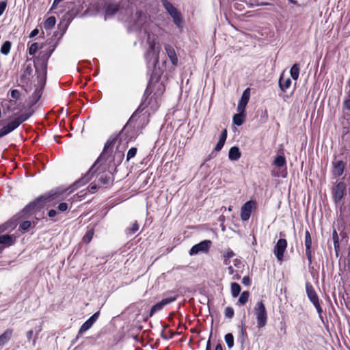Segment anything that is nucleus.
<instances>
[{
  "label": "nucleus",
  "instance_id": "obj_1",
  "mask_svg": "<svg viewBox=\"0 0 350 350\" xmlns=\"http://www.w3.org/2000/svg\"><path fill=\"white\" fill-rule=\"evenodd\" d=\"M129 141V139L126 136V129L124 127L117 136L109 139L105 144V147L108 143H110L109 150L102 161L106 163L108 166L111 164L114 166L119 165L124 158V150L127 147Z\"/></svg>",
  "mask_w": 350,
  "mask_h": 350
},
{
  "label": "nucleus",
  "instance_id": "obj_2",
  "mask_svg": "<svg viewBox=\"0 0 350 350\" xmlns=\"http://www.w3.org/2000/svg\"><path fill=\"white\" fill-rule=\"evenodd\" d=\"M64 198V193L62 191L59 190L51 191L29 203L23 208V212L30 213L33 211H37L46 203L51 202L53 200H61Z\"/></svg>",
  "mask_w": 350,
  "mask_h": 350
},
{
  "label": "nucleus",
  "instance_id": "obj_3",
  "mask_svg": "<svg viewBox=\"0 0 350 350\" xmlns=\"http://www.w3.org/2000/svg\"><path fill=\"white\" fill-rule=\"evenodd\" d=\"M53 49L49 51H42L34 60V66L38 77H45L46 75L47 62L51 55Z\"/></svg>",
  "mask_w": 350,
  "mask_h": 350
},
{
  "label": "nucleus",
  "instance_id": "obj_4",
  "mask_svg": "<svg viewBox=\"0 0 350 350\" xmlns=\"http://www.w3.org/2000/svg\"><path fill=\"white\" fill-rule=\"evenodd\" d=\"M33 113V111L31 110L27 113H23L18 116L17 118H16L12 121H11L10 122H9L7 125L3 126L0 129V138L10 133L16 129H17L21 124L27 120L32 116Z\"/></svg>",
  "mask_w": 350,
  "mask_h": 350
},
{
  "label": "nucleus",
  "instance_id": "obj_5",
  "mask_svg": "<svg viewBox=\"0 0 350 350\" xmlns=\"http://www.w3.org/2000/svg\"><path fill=\"white\" fill-rule=\"evenodd\" d=\"M109 144L110 143H108L107 145L105 147H104V149L102 153L100 154V157L96 159V161L94 162V163L89 170V171L80 179L74 183V184L72 185L73 187H75L78 188L79 187H81L88 183L91 180L92 177L94 176V170L96 168V165H98V164L102 161V159L105 157L107 150H109Z\"/></svg>",
  "mask_w": 350,
  "mask_h": 350
},
{
  "label": "nucleus",
  "instance_id": "obj_6",
  "mask_svg": "<svg viewBox=\"0 0 350 350\" xmlns=\"http://www.w3.org/2000/svg\"><path fill=\"white\" fill-rule=\"evenodd\" d=\"M109 166L101 161L94 170V176H96L98 182L103 185H108L112 181L111 173L108 170Z\"/></svg>",
  "mask_w": 350,
  "mask_h": 350
},
{
  "label": "nucleus",
  "instance_id": "obj_7",
  "mask_svg": "<svg viewBox=\"0 0 350 350\" xmlns=\"http://www.w3.org/2000/svg\"><path fill=\"white\" fill-rule=\"evenodd\" d=\"M254 313L257 321V327H265L267 322V312L262 301H258L254 308Z\"/></svg>",
  "mask_w": 350,
  "mask_h": 350
},
{
  "label": "nucleus",
  "instance_id": "obj_8",
  "mask_svg": "<svg viewBox=\"0 0 350 350\" xmlns=\"http://www.w3.org/2000/svg\"><path fill=\"white\" fill-rule=\"evenodd\" d=\"M286 164V161L285 157L284 155H278L273 161V165L275 167H278L279 169L284 167V169H282L281 170H279V171L277 172H275V171H273L272 172L273 176H276V177H283V178L286 177V174H287Z\"/></svg>",
  "mask_w": 350,
  "mask_h": 350
},
{
  "label": "nucleus",
  "instance_id": "obj_9",
  "mask_svg": "<svg viewBox=\"0 0 350 350\" xmlns=\"http://www.w3.org/2000/svg\"><path fill=\"white\" fill-rule=\"evenodd\" d=\"M346 192V185L343 182L338 183L333 188L332 193L334 203L338 204Z\"/></svg>",
  "mask_w": 350,
  "mask_h": 350
},
{
  "label": "nucleus",
  "instance_id": "obj_10",
  "mask_svg": "<svg viewBox=\"0 0 350 350\" xmlns=\"http://www.w3.org/2000/svg\"><path fill=\"white\" fill-rule=\"evenodd\" d=\"M212 242L210 240H204L193 245L190 251L191 256L196 255L200 252L207 253L211 246Z\"/></svg>",
  "mask_w": 350,
  "mask_h": 350
},
{
  "label": "nucleus",
  "instance_id": "obj_11",
  "mask_svg": "<svg viewBox=\"0 0 350 350\" xmlns=\"http://www.w3.org/2000/svg\"><path fill=\"white\" fill-rule=\"evenodd\" d=\"M287 247V241L285 239H280L273 249V253L279 261H282L284 253Z\"/></svg>",
  "mask_w": 350,
  "mask_h": 350
},
{
  "label": "nucleus",
  "instance_id": "obj_12",
  "mask_svg": "<svg viewBox=\"0 0 350 350\" xmlns=\"http://www.w3.org/2000/svg\"><path fill=\"white\" fill-rule=\"evenodd\" d=\"M102 8L98 9V12L104 14L106 16H111L116 14L119 8L117 4L111 3H102Z\"/></svg>",
  "mask_w": 350,
  "mask_h": 350
},
{
  "label": "nucleus",
  "instance_id": "obj_13",
  "mask_svg": "<svg viewBox=\"0 0 350 350\" xmlns=\"http://www.w3.org/2000/svg\"><path fill=\"white\" fill-rule=\"evenodd\" d=\"M347 163L342 159L335 157L332 161V173L335 176H340L343 174Z\"/></svg>",
  "mask_w": 350,
  "mask_h": 350
},
{
  "label": "nucleus",
  "instance_id": "obj_14",
  "mask_svg": "<svg viewBox=\"0 0 350 350\" xmlns=\"http://www.w3.org/2000/svg\"><path fill=\"white\" fill-rule=\"evenodd\" d=\"M176 300V296H173V297H170L163 299L161 301L157 303L151 308L150 311V317L153 316V314L155 312L161 310L165 306L170 304Z\"/></svg>",
  "mask_w": 350,
  "mask_h": 350
},
{
  "label": "nucleus",
  "instance_id": "obj_15",
  "mask_svg": "<svg viewBox=\"0 0 350 350\" xmlns=\"http://www.w3.org/2000/svg\"><path fill=\"white\" fill-rule=\"evenodd\" d=\"M148 42L149 44V49L146 54V57L148 61L153 59V64H156L159 60L158 53L155 51V42L150 40V36L148 35Z\"/></svg>",
  "mask_w": 350,
  "mask_h": 350
},
{
  "label": "nucleus",
  "instance_id": "obj_16",
  "mask_svg": "<svg viewBox=\"0 0 350 350\" xmlns=\"http://www.w3.org/2000/svg\"><path fill=\"white\" fill-rule=\"evenodd\" d=\"M250 98V90L247 88L242 94L241 98L237 105V111L241 113L245 112V107Z\"/></svg>",
  "mask_w": 350,
  "mask_h": 350
},
{
  "label": "nucleus",
  "instance_id": "obj_17",
  "mask_svg": "<svg viewBox=\"0 0 350 350\" xmlns=\"http://www.w3.org/2000/svg\"><path fill=\"white\" fill-rule=\"evenodd\" d=\"M254 205V202L253 201H248L241 207V218L243 221H247L250 219Z\"/></svg>",
  "mask_w": 350,
  "mask_h": 350
},
{
  "label": "nucleus",
  "instance_id": "obj_18",
  "mask_svg": "<svg viewBox=\"0 0 350 350\" xmlns=\"http://www.w3.org/2000/svg\"><path fill=\"white\" fill-rule=\"evenodd\" d=\"M304 244L306 246V255L309 260L310 263L312 262V252H311V245H312V239L310 234L308 230H306L305 232V241Z\"/></svg>",
  "mask_w": 350,
  "mask_h": 350
},
{
  "label": "nucleus",
  "instance_id": "obj_19",
  "mask_svg": "<svg viewBox=\"0 0 350 350\" xmlns=\"http://www.w3.org/2000/svg\"><path fill=\"white\" fill-rule=\"evenodd\" d=\"M99 317V312H96L91 316L80 327L79 333H83L88 330L96 321Z\"/></svg>",
  "mask_w": 350,
  "mask_h": 350
},
{
  "label": "nucleus",
  "instance_id": "obj_20",
  "mask_svg": "<svg viewBox=\"0 0 350 350\" xmlns=\"http://www.w3.org/2000/svg\"><path fill=\"white\" fill-rule=\"evenodd\" d=\"M135 20L134 25L137 28H142L148 22V18L145 13L142 11H137L135 13Z\"/></svg>",
  "mask_w": 350,
  "mask_h": 350
},
{
  "label": "nucleus",
  "instance_id": "obj_21",
  "mask_svg": "<svg viewBox=\"0 0 350 350\" xmlns=\"http://www.w3.org/2000/svg\"><path fill=\"white\" fill-rule=\"evenodd\" d=\"M165 50L172 64L177 65L178 58L174 48L169 44H165Z\"/></svg>",
  "mask_w": 350,
  "mask_h": 350
},
{
  "label": "nucleus",
  "instance_id": "obj_22",
  "mask_svg": "<svg viewBox=\"0 0 350 350\" xmlns=\"http://www.w3.org/2000/svg\"><path fill=\"white\" fill-rule=\"evenodd\" d=\"M12 334L13 330L12 329H8L0 335V348H2L9 342L12 336Z\"/></svg>",
  "mask_w": 350,
  "mask_h": 350
},
{
  "label": "nucleus",
  "instance_id": "obj_23",
  "mask_svg": "<svg viewBox=\"0 0 350 350\" xmlns=\"http://www.w3.org/2000/svg\"><path fill=\"white\" fill-rule=\"evenodd\" d=\"M306 290L307 296L311 302H313V301L319 299V297H318L312 285L310 282H307L306 284Z\"/></svg>",
  "mask_w": 350,
  "mask_h": 350
},
{
  "label": "nucleus",
  "instance_id": "obj_24",
  "mask_svg": "<svg viewBox=\"0 0 350 350\" xmlns=\"http://www.w3.org/2000/svg\"><path fill=\"white\" fill-rule=\"evenodd\" d=\"M291 79L290 77H284L283 75H282L279 79V86L282 92H286L287 89L291 87Z\"/></svg>",
  "mask_w": 350,
  "mask_h": 350
},
{
  "label": "nucleus",
  "instance_id": "obj_25",
  "mask_svg": "<svg viewBox=\"0 0 350 350\" xmlns=\"http://www.w3.org/2000/svg\"><path fill=\"white\" fill-rule=\"evenodd\" d=\"M15 242V237L14 235L3 234L0 236V244L5 246H10Z\"/></svg>",
  "mask_w": 350,
  "mask_h": 350
},
{
  "label": "nucleus",
  "instance_id": "obj_26",
  "mask_svg": "<svg viewBox=\"0 0 350 350\" xmlns=\"http://www.w3.org/2000/svg\"><path fill=\"white\" fill-rule=\"evenodd\" d=\"M161 3L163 6L165 8V9L167 10V12L171 16L177 14V13L179 12L177 10V9L167 0H162Z\"/></svg>",
  "mask_w": 350,
  "mask_h": 350
},
{
  "label": "nucleus",
  "instance_id": "obj_27",
  "mask_svg": "<svg viewBox=\"0 0 350 350\" xmlns=\"http://www.w3.org/2000/svg\"><path fill=\"white\" fill-rule=\"evenodd\" d=\"M17 226L16 221L15 219H11L2 226H0V232H3L4 231H11L14 229Z\"/></svg>",
  "mask_w": 350,
  "mask_h": 350
},
{
  "label": "nucleus",
  "instance_id": "obj_28",
  "mask_svg": "<svg viewBox=\"0 0 350 350\" xmlns=\"http://www.w3.org/2000/svg\"><path fill=\"white\" fill-rule=\"evenodd\" d=\"M229 159L232 161H237L241 157V152L237 146L232 147L228 152Z\"/></svg>",
  "mask_w": 350,
  "mask_h": 350
},
{
  "label": "nucleus",
  "instance_id": "obj_29",
  "mask_svg": "<svg viewBox=\"0 0 350 350\" xmlns=\"http://www.w3.org/2000/svg\"><path fill=\"white\" fill-rule=\"evenodd\" d=\"M3 112L5 113L7 111H14L16 107V100L10 99L3 105Z\"/></svg>",
  "mask_w": 350,
  "mask_h": 350
},
{
  "label": "nucleus",
  "instance_id": "obj_30",
  "mask_svg": "<svg viewBox=\"0 0 350 350\" xmlns=\"http://www.w3.org/2000/svg\"><path fill=\"white\" fill-rule=\"evenodd\" d=\"M291 77L295 81H297L299 75V66L297 64H295L290 70Z\"/></svg>",
  "mask_w": 350,
  "mask_h": 350
},
{
  "label": "nucleus",
  "instance_id": "obj_31",
  "mask_svg": "<svg viewBox=\"0 0 350 350\" xmlns=\"http://www.w3.org/2000/svg\"><path fill=\"white\" fill-rule=\"evenodd\" d=\"M234 255H235V254L230 249H227V250H224L223 252V257L224 258V263L226 265H228L229 264L228 260L230 258H232L233 256H234Z\"/></svg>",
  "mask_w": 350,
  "mask_h": 350
},
{
  "label": "nucleus",
  "instance_id": "obj_32",
  "mask_svg": "<svg viewBox=\"0 0 350 350\" xmlns=\"http://www.w3.org/2000/svg\"><path fill=\"white\" fill-rule=\"evenodd\" d=\"M241 286L236 282L231 284V294L233 297H237L241 292Z\"/></svg>",
  "mask_w": 350,
  "mask_h": 350
},
{
  "label": "nucleus",
  "instance_id": "obj_33",
  "mask_svg": "<svg viewBox=\"0 0 350 350\" xmlns=\"http://www.w3.org/2000/svg\"><path fill=\"white\" fill-rule=\"evenodd\" d=\"M244 113L239 112V113L234 115L233 123L237 126H241L243 123Z\"/></svg>",
  "mask_w": 350,
  "mask_h": 350
},
{
  "label": "nucleus",
  "instance_id": "obj_34",
  "mask_svg": "<svg viewBox=\"0 0 350 350\" xmlns=\"http://www.w3.org/2000/svg\"><path fill=\"white\" fill-rule=\"evenodd\" d=\"M55 18L54 16H50L45 21L44 23V27L46 29H50L55 26Z\"/></svg>",
  "mask_w": 350,
  "mask_h": 350
},
{
  "label": "nucleus",
  "instance_id": "obj_35",
  "mask_svg": "<svg viewBox=\"0 0 350 350\" xmlns=\"http://www.w3.org/2000/svg\"><path fill=\"white\" fill-rule=\"evenodd\" d=\"M148 105V103H146V100H144L141 105L139 106V107L136 109V111H135V113L132 115V116L131 117V118L129 119V122H131L133 121V120L135 118V117L136 116V115L138 113H140L142 112Z\"/></svg>",
  "mask_w": 350,
  "mask_h": 350
},
{
  "label": "nucleus",
  "instance_id": "obj_36",
  "mask_svg": "<svg viewBox=\"0 0 350 350\" xmlns=\"http://www.w3.org/2000/svg\"><path fill=\"white\" fill-rule=\"evenodd\" d=\"M225 342L229 349H231L234 346V336L231 333H228L225 335Z\"/></svg>",
  "mask_w": 350,
  "mask_h": 350
},
{
  "label": "nucleus",
  "instance_id": "obj_37",
  "mask_svg": "<svg viewBox=\"0 0 350 350\" xmlns=\"http://www.w3.org/2000/svg\"><path fill=\"white\" fill-rule=\"evenodd\" d=\"M11 49V42L10 41H5L1 46V53L3 55H8L10 53Z\"/></svg>",
  "mask_w": 350,
  "mask_h": 350
},
{
  "label": "nucleus",
  "instance_id": "obj_38",
  "mask_svg": "<svg viewBox=\"0 0 350 350\" xmlns=\"http://www.w3.org/2000/svg\"><path fill=\"white\" fill-rule=\"evenodd\" d=\"M249 296L250 293L248 291H243L239 298L238 303L241 305L245 304L248 301Z\"/></svg>",
  "mask_w": 350,
  "mask_h": 350
},
{
  "label": "nucleus",
  "instance_id": "obj_39",
  "mask_svg": "<svg viewBox=\"0 0 350 350\" xmlns=\"http://www.w3.org/2000/svg\"><path fill=\"white\" fill-rule=\"evenodd\" d=\"M263 5H272V3L264 1H260L259 0H255L254 3L248 4L249 8H254L255 6H263Z\"/></svg>",
  "mask_w": 350,
  "mask_h": 350
},
{
  "label": "nucleus",
  "instance_id": "obj_40",
  "mask_svg": "<svg viewBox=\"0 0 350 350\" xmlns=\"http://www.w3.org/2000/svg\"><path fill=\"white\" fill-rule=\"evenodd\" d=\"M174 21V23L176 24V25L178 27H181L182 25V18L180 13L178 12L177 14H175L174 16H172Z\"/></svg>",
  "mask_w": 350,
  "mask_h": 350
},
{
  "label": "nucleus",
  "instance_id": "obj_41",
  "mask_svg": "<svg viewBox=\"0 0 350 350\" xmlns=\"http://www.w3.org/2000/svg\"><path fill=\"white\" fill-rule=\"evenodd\" d=\"M39 49V45L37 42L32 43L31 46L29 47V53L31 55H35L37 51Z\"/></svg>",
  "mask_w": 350,
  "mask_h": 350
},
{
  "label": "nucleus",
  "instance_id": "obj_42",
  "mask_svg": "<svg viewBox=\"0 0 350 350\" xmlns=\"http://www.w3.org/2000/svg\"><path fill=\"white\" fill-rule=\"evenodd\" d=\"M94 235V232L92 230H88L85 235L83 237V240L84 242L88 243L91 241Z\"/></svg>",
  "mask_w": 350,
  "mask_h": 350
},
{
  "label": "nucleus",
  "instance_id": "obj_43",
  "mask_svg": "<svg viewBox=\"0 0 350 350\" xmlns=\"http://www.w3.org/2000/svg\"><path fill=\"white\" fill-rule=\"evenodd\" d=\"M137 153V148L135 147H133L130 148L127 152L126 155V160L129 161L131 159L133 158Z\"/></svg>",
  "mask_w": 350,
  "mask_h": 350
},
{
  "label": "nucleus",
  "instance_id": "obj_44",
  "mask_svg": "<svg viewBox=\"0 0 350 350\" xmlns=\"http://www.w3.org/2000/svg\"><path fill=\"white\" fill-rule=\"evenodd\" d=\"M225 317L229 319H232L234 316V310L231 307H227L224 312Z\"/></svg>",
  "mask_w": 350,
  "mask_h": 350
},
{
  "label": "nucleus",
  "instance_id": "obj_45",
  "mask_svg": "<svg viewBox=\"0 0 350 350\" xmlns=\"http://www.w3.org/2000/svg\"><path fill=\"white\" fill-rule=\"evenodd\" d=\"M139 230V225L137 221L132 224V227L128 229V234H133Z\"/></svg>",
  "mask_w": 350,
  "mask_h": 350
},
{
  "label": "nucleus",
  "instance_id": "obj_46",
  "mask_svg": "<svg viewBox=\"0 0 350 350\" xmlns=\"http://www.w3.org/2000/svg\"><path fill=\"white\" fill-rule=\"evenodd\" d=\"M31 225V221H25L23 223L20 224L19 228L23 230H28Z\"/></svg>",
  "mask_w": 350,
  "mask_h": 350
},
{
  "label": "nucleus",
  "instance_id": "obj_47",
  "mask_svg": "<svg viewBox=\"0 0 350 350\" xmlns=\"http://www.w3.org/2000/svg\"><path fill=\"white\" fill-rule=\"evenodd\" d=\"M10 95L12 100H18L20 98L21 93L18 90H12Z\"/></svg>",
  "mask_w": 350,
  "mask_h": 350
},
{
  "label": "nucleus",
  "instance_id": "obj_48",
  "mask_svg": "<svg viewBox=\"0 0 350 350\" xmlns=\"http://www.w3.org/2000/svg\"><path fill=\"white\" fill-rule=\"evenodd\" d=\"M68 206L67 203L62 202L58 205L57 208L59 211L64 212L68 209Z\"/></svg>",
  "mask_w": 350,
  "mask_h": 350
},
{
  "label": "nucleus",
  "instance_id": "obj_49",
  "mask_svg": "<svg viewBox=\"0 0 350 350\" xmlns=\"http://www.w3.org/2000/svg\"><path fill=\"white\" fill-rule=\"evenodd\" d=\"M227 138V131L224 129L219 136V141L223 142L225 143Z\"/></svg>",
  "mask_w": 350,
  "mask_h": 350
},
{
  "label": "nucleus",
  "instance_id": "obj_50",
  "mask_svg": "<svg viewBox=\"0 0 350 350\" xmlns=\"http://www.w3.org/2000/svg\"><path fill=\"white\" fill-rule=\"evenodd\" d=\"M224 142H221V141H218L217 144H216L215 147V151H219L221 150V148H223L224 145Z\"/></svg>",
  "mask_w": 350,
  "mask_h": 350
},
{
  "label": "nucleus",
  "instance_id": "obj_51",
  "mask_svg": "<svg viewBox=\"0 0 350 350\" xmlns=\"http://www.w3.org/2000/svg\"><path fill=\"white\" fill-rule=\"evenodd\" d=\"M250 278L249 276H244L242 279V283L245 286H249L250 284Z\"/></svg>",
  "mask_w": 350,
  "mask_h": 350
},
{
  "label": "nucleus",
  "instance_id": "obj_52",
  "mask_svg": "<svg viewBox=\"0 0 350 350\" xmlns=\"http://www.w3.org/2000/svg\"><path fill=\"white\" fill-rule=\"evenodd\" d=\"M6 8V3L4 1L0 2V16L3 13Z\"/></svg>",
  "mask_w": 350,
  "mask_h": 350
},
{
  "label": "nucleus",
  "instance_id": "obj_53",
  "mask_svg": "<svg viewBox=\"0 0 350 350\" xmlns=\"http://www.w3.org/2000/svg\"><path fill=\"white\" fill-rule=\"evenodd\" d=\"M33 332L32 329L31 330H29L27 332V334H26V336H27V340L29 341L31 340L32 337H33Z\"/></svg>",
  "mask_w": 350,
  "mask_h": 350
},
{
  "label": "nucleus",
  "instance_id": "obj_54",
  "mask_svg": "<svg viewBox=\"0 0 350 350\" xmlns=\"http://www.w3.org/2000/svg\"><path fill=\"white\" fill-rule=\"evenodd\" d=\"M39 33V30L38 29H34L31 33H30V35H29V38H32L33 37H35L36 36H37Z\"/></svg>",
  "mask_w": 350,
  "mask_h": 350
},
{
  "label": "nucleus",
  "instance_id": "obj_55",
  "mask_svg": "<svg viewBox=\"0 0 350 350\" xmlns=\"http://www.w3.org/2000/svg\"><path fill=\"white\" fill-rule=\"evenodd\" d=\"M57 215V211L55 210L51 209L49 211L48 215L49 217H54Z\"/></svg>",
  "mask_w": 350,
  "mask_h": 350
},
{
  "label": "nucleus",
  "instance_id": "obj_56",
  "mask_svg": "<svg viewBox=\"0 0 350 350\" xmlns=\"http://www.w3.org/2000/svg\"><path fill=\"white\" fill-rule=\"evenodd\" d=\"M332 237H333L334 243H335V241H338L339 238H338L337 232L336 230H334Z\"/></svg>",
  "mask_w": 350,
  "mask_h": 350
},
{
  "label": "nucleus",
  "instance_id": "obj_57",
  "mask_svg": "<svg viewBox=\"0 0 350 350\" xmlns=\"http://www.w3.org/2000/svg\"><path fill=\"white\" fill-rule=\"evenodd\" d=\"M316 310L319 314V318L321 319H323L322 315H321V313L323 312L322 308L321 306H319V307H317V309H316Z\"/></svg>",
  "mask_w": 350,
  "mask_h": 350
},
{
  "label": "nucleus",
  "instance_id": "obj_58",
  "mask_svg": "<svg viewBox=\"0 0 350 350\" xmlns=\"http://www.w3.org/2000/svg\"><path fill=\"white\" fill-rule=\"evenodd\" d=\"M316 310L319 314V318L321 319H323L322 315H321V313L323 312L322 308L321 306H319V307H317V309H316Z\"/></svg>",
  "mask_w": 350,
  "mask_h": 350
},
{
  "label": "nucleus",
  "instance_id": "obj_59",
  "mask_svg": "<svg viewBox=\"0 0 350 350\" xmlns=\"http://www.w3.org/2000/svg\"><path fill=\"white\" fill-rule=\"evenodd\" d=\"M345 106L348 110H350V98L345 102Z\"/></svg>",
  "mask_w": 350,
  "mask_h": 350
},
{
  "label": "nucleus",
  "instance_id": "obj_60",
  "mask_svg": "<svg viewBox=\"0 0 350 350\" xmlns=\"http://www.w3.org/2000/svg\"><path fill=\"white\" fill-rule=\"evenodd\" d=\"M334 250H340L339 241H335L334 243Z\"/></svg>",
  "mask_w": 350,
  "mask_h": 350
},
{
  "label": "nucleus",
  "instance_id": "obj_61",
  "mask_svg": "<svg viewBox=\"0 0 350 350\" xmlns=\"http://www.w3.org/2000/svg\"><path fill=\"white\" fill-rule=\"evenodd\" d=\"M312 303L313 304V305H314V306L315 307L316 309H317V307L321 306L320 304H319V299H317V300H316V301H313Z\"/></svg>",
  "mask_w": 350,
  "mask_h": 350
},
{
  "label": "nucleus",
  "instance_id": "obj_62",
  "mask_svg": "<svg viewBox=\"0 0 350 350\" xmlns=\"http://www.w3.org/2000/svg\"><path fill=\"white\" fill-rule=\"evenodd\" d=\"M206 350H211L210 339L207 341Z\"/></svg>",
  "mask_w": 350,
  "mask_h": 350
},
{
  "label": "nucleus",
  "instance_id": "obj_63",
  "mask_svg": "<svg viewBox=\"0 0 350 350\" xmlns=\"http://www.w3.org/2000/svg\"><path fill=\"white\" fill-rule=\"evenodd\" d=\"M90 189H92V190H96L98 187H97V185H96V184H91L90 185Z\"/></svg>",
  "mask_w": 350,
  "mask_h": 350
},
{
  "label": "nucleus",
  "instance_id": "obj_64",
  "mask_svg": "<svg viewBox=\"0 0 350 350\" xmlns=\"http://www.w3.org/2000/svg\"><path fill=\"white\" fill-rule=\"evenodd\" d=\"M215 350H223L221 345L217 344Z\"/></svg>",
  "mask_w": 350,
  "mask_h": 350
}]
</instances>
